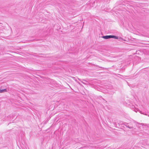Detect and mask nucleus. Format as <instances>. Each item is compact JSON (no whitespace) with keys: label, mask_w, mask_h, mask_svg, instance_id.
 <instances>
[{"label":"nucleus","mask_w":149,"mask_h":149,"mask_svg":"<svg viewBox=\"0 0 149 149\" xmlns=\"http://www.w3.org/2000/svg\"><path fill=\"white\" fill-rule=\"evenodd\" d=\"M124 125L126 127L129 128L130 129L132 130H134V129H135V128H134V127L133 126V125H132L131 124H130L127 123H125Z\"/></svg>","instance_id":"f257e3e1"},{"label":"nucleus","mask_w":149,"mask_h":149,"mask_svg":"<svg viewBox=\"0 0 149 149\" xmlns=\"http://www.w3.org/2000/svg\"><path fill=\"white\" fill-rule=\"evenodd\" d=\"M102 38L106 39H108L111 38V35L103 36L102 37Z\"/></svg>","instance_id":"f03ea898"},{"label":"nucleus","mask_w":149,"mask_h":149,"mask_svg":"<svg viewBox=\"0 0 149 149\" xmlns=\"http://www.w3.org/2000/svg\"><path fill=\"white\" fill-rule=\"evenodd\" d=\"M7 90L6 89H0V93H3L7 92Z\"/></svg>","instance_id":"7ed1b4c3"},{"label":"nucleus","mask_w":149,"mask_h":149,"mask_svg":"<svg viewBox=\"0 0 149 149\" xmlns=\"http://www.w3.org/2000/svg\"><path fill=\"white\" fill-rule=\"evenodd\" d=\"M111 38H113L116 39H118V37L114 35H111Z\"/></svg>","instance_id":"20e7f679"},{"label":"nucleus","mask_w":149,"mask_h":149,"mask_svg":"<svg viewBox=\"0 0 149 149\" xmlns=\"http://www.w3.org/2000/svg\"><path fill=\"white\" fill-rule=\"evenodd\" d=\"M140 124L142 126H147L148 127L149 126V124H144L142 123H141Z\"/></svg>","instance_id":"39448f33"}]
</instances>
